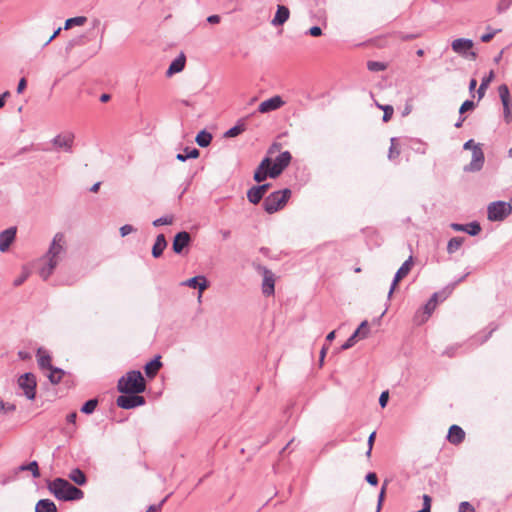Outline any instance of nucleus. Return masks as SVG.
Returning a JSON list of instances; mask_svg holds the SVG:
<instances>
[{
	"mask_svg": "<svg viewBox=\"0 0 512 512\" xmlns=\"http://www.w3.org/2000/svg\"><path fill=\"white\" fill-rule=\"evenodd\" d=\"M247 198L252 204H258L263 198V194L257 189L256 186H253L247 191Z\"/></svg>",
	"mask_w": 512,
	"mask_h": 512,
	"instance_id": "36",
	"label": "nucleus"
},
{
	"mask_svg": "<svg viewBox=\"0 0 512 512\" xmlns=\"http://www.w3.org/2000/svg\"><path fill=\"white\" fill-rule=\"evenodd\" d=\"M493 77V72H490L488 77L482 79L479 89L477 91L479 98L481 99L484 96L485 90L487 89L491 79Z\"/></svg>",
	"mask_w": 512,
	"mask_h": 512,
	"instance_id": "41",
	"label": "nucleus"
},
{
	"mask_svg": "<svg viewBox=\"0 0 512 512\" xmlns=\"http://www.w3.org/2000/svg\"><path fill=\"white\" fill-rule=\"evenodd\" d=\"M168 496H166L159 504L157 505H151L149 506V508L146 510V512H159L163 506V504L166 502Z\"/></svg>",
	"mask_w": 512,
	"mask_h": 512,
	"instance_id": "54",
	"label": "nucleus"
},
{
	"mask_svg": "<svg viewBox=\"0 0 512 512\" xmlns=\"http://www.w3.org/2000/svg\"><path fill=\"white\" fill-rule=\"evenodd\" d=\"M174 221L173 215H166L153 221V225L158 227L162 225H171Z\"/></svg>",
	"mask_w": 512,
	"mask_h": 512,
	"instance_id": "43",
	"label": "nucleus"
},
{
	"mask_svg": "<svg viewBox=\"0 0 512 512\" xmlns=\"http://www.w3.org/2000/svg\"><path fill=\"white\" fill-rule=\"evenodd\" d=\"M262 270H263L262 292L266 296H271L274 294V290H275L274 274L266 268H262Z\"/></svg>",
	"mask_w": 512,
	"mask_h": 512,
	"instance_id": "15",
	"label": "nucleus"
},
{
	"mask_svg": "<svg viewBox=\"0 0 512 512\" xmlns=\"http://www.w3.org/2000/svg\"><path fill=\"white\" fill-rule=\"evenodd\" d=\"M16 410V406L12 403L4 402L2 398H0V413L7 414L14 412Z\"/></svg>",
	"mask_w": 512,
	"mask_h": 512,
	"instance_id": "44",
	"label": "nucleus"
},
{
	"mask_svg": "<svg viewBox=\"0 0 512 512\" xmlns=\"http://www.w3.org/2000/svg\"><path fill=\"white\" fill-rule=\"evenodd\" d=\"M51 142L56 149L71 152L74 143V134L71 132L58 134Z\"/></svg>",
	"mask_w": 512,
	"mask_h": 512,
	"instance_id": "11",
	"label": "nucleus"
},
{
	"mask_svg": "<svg viewBox=\"0 0 512 512\" xmlns=\"http://www.w3.org/2000/svg\"><path fill=\"white\" fill-rule=\"evenodd\" d=\"M76 419H77V413L71 412L67 415L66 421L72 425V427H68L64 430V433L68 435L69 437H72L73 434L76 431Z\"/></svg>",
	"mask_w": 512,
	"mask_h": 512,
	"instance_id": "35",
	"label": "nucleus"
},
{
	"mask_svg": "<svg viewBox=\"0 0 512 512\" xmlns=\"http://www.w3.org/2000/svg\"><path fill=\"white\" fill-rule=\"evenodd\" d=\"M116 404L123 409H132L144 405L145 399L137 394L121 395L117 398Z\"/></svg>",
	"mask_w": 512,
	"mask_h": 512,
	"instance_id": "9",
	"label": "nucleus"
},
{
	"mask_svg": "<svg viewBox=\"0 0 512 512\" xmlns=\"http://www.w3.org/2000/svg\"><path fill=\"white\" fill-rule=\"evenodd\" d=\"M46 371H48L46 376L52 384L60 383L64 376V371L54 366L52 368L47 369Z\"/></svg>",
	"mask_w": 512,
	"mask_h": 512,
	"instance_id": "29",
	"label": "nucleus"
},
{
	"mask_svg": "<svg viewBox=\"0 0 512 512\" xmlns=\"http://www.w3.org/2000/svg\"><path fill=\"white\" fill-rule=\"evenodd\" d=\"M161 366L162 363L160 362V356L155 357L153 360H151L145 365L144 369L146 375L150 378L154 377L161 368Z\"/></svg>",
	"mask_w": 512,
	"mask_h": 512,
	"instance_id": "27",
	"label": "nucleus"
},
{
	"mask_svg": "<svg viewBox=\"0 0 512 512\" xmlns=\"http://www.w3.org/2000/svg\"><path fill=\"white\" fill-rule=\"evenodd\" d=\"M366 481L373 486L377 485V483H378L377 475L373 472L368 473L366 475Z\"/></svg>",
	"mask_w": 512,
	"mask_h": 512,
	"instance_id": "55",
	"label": "nucleus"
},
{
	"mask_svg": "<svg viewBox=\"0 0 512 512\" xmlns=\"http://www.w3.org/2000/svg\"><path fill=\"white\" fill-rule=\"evenodd\" d=\"M379 108H381L384 112L383 121L388 122L393 115V112H394L393 107L390 105H385V106L379 105Z\"/></svg>",
	"mask_w": 512,
	"mask_h": 512,
	"instance_id": "46",
	"label": "nucleus"
},
{
	"mask_svg": "<svg viewBox=\"0 0 512 512\" xmlns=\"http://www.w3.org/2000/svg\"><path fill=\"white\" fill-rule=\"evenodd\" d=\"M290 197L291 190L288 188L274 191L264 199L263 208L267 213L273 214L282 209Z\"/></svg>",
	"mask_w": 512,
	"mask_h": 512,
	"instance_id": "4",
	"label": "nucleus"
},
{
	"mask_svg": "<svg viewBox=\"0 0 512 512\" xmlns=\"http://www.w3.org/2000/svg\"><path fill=\"white\" fill-rule=\"evenodd\" d=\"M29 277V271L27 269H23L21 275L16 278L13 282L14 286H20L21 284H23L26 279Z\"/></svg>",
	"mask_w": 512,
	"mask_h": 512,
	"instance_id": "47",
	"label": "nucleus"
},
{
	"mask_svg": "<svg viewBox=\"0 0 512 512\" xmlns=\"http://www.w3.org/2000/svg\"><path fill=\"white\" fill-rule=\"evenodd\" d=\"M375 436H376V432H372L369 437H368V450L366 452V455L367 456H370L371 455V452H372V448H373V443H374V440H375Z\"/></svg>",
	"mask_w": 512,
	"mask_h": 512,
	"instance_id": "52",
	"label": "nucleus"
},
{
	"mask_svg": "<svg viewBox=\"0 0 512 512\" xmlns=\"http://www.w3.org/2000/svg\"><path fill=\"white\" fill-rule=\"evenodd\" d=\"M412 266H413V259L410 256L401 265V267L397 270V272H396V274L394 276V279L392 281L389 293H388V298H390L392 296V294H393L397 284L399 283V281L402 280L403 278H405L410 273Z\"/></svg>",
	"mask_w": 512,
	"mask_h": 512,
	"instance_id": "12",
	"label": "nucleus"
},
{
	"mask_svg": "<svg viewBox=\"0 0 512 512\" xmlns=\"http://www.w3.org/2000/svg\"><path fill=\"white\" fill-rule=\"evenodd\" d=\"M35 512H57V507L53 501L42 499L37 502Z\"/></svg>",
	"mask_w": 512,
	"mask_h": 512,
	"instance_id": "28",
	"label": "nucleus"
},
{
	"mask_svg": "<svg viewBox=\"0 0 512 512\" xmlns=\"http://www.w3.org/2000/svg\"><path fill=\"white\" fill-rule=\"evenodd\" d=\"M199 156V151L196 149V148H185L184 150V153H178L177 156H176V159L181 161V162H184L186 161L187 159H195Z\"/></svg>",
	"mask_w": 512,
	"mask_h": 512,
	"instance_id": "32",
	"label": "nucleus"
},
{
	"mask_svg": "<svg viewBox=\"0 0 512 512\" xmlns=\"http://www.w3.org/2000/svg\"><path fill=\"white\" fill-rule=\"evenodd\" d=\"M184 67H185V56L183 54H181L180 56H178L176 59H174L172 61V63L170 64V66L167 70V75L171 76L175 73H179L184 69Z\"/></svg>",
	"mask_w": 512,
	"mask_h": 512,
	"instance_id": "26",
	"label": "nucleus"
},
{
	"mask_svg": "<svg viewBox=\"0 0 512 512\" xmlns=\"http://www.w3.org/2000/svg\"><path fill=\"white\" fill-rule=\"evenodd\" d=\"M511 213V207L504 201L492 202L487 207V217L490 221H503Z\"/></svg>",
	"mask_w": 512,
	"mask_h": 512,
	"instance_id": "6",
	"label": "nucleus"
},
{
	"mask_svg": "<svg viewBox=\"0 0 512 512\" xmlns=\"http://www.w3.org/2000/svg\"><path fill=\"white\" fill-rule=\"evenodd\" d=\"M256 187L264 196L265 193L267 192V190L269 189L270 184H262V185H259V186H256Z\"/></svg>",
	"mask_w": 512,
	"mask_h": 512,
	"instance_id": "64",
	"label": "nucleus"
},
{
	"mask_svg": "<svg viewBox=\"0 0 512 512\" xmlns=\"http://www.w3.org/2000/svg\"><path fill=\"white\" fill-rule=\"evenodd\" d=\"M290 17L289 9L284 5H278L274 18L271 21L273 26L283 25Z\"/></svg>",
	"mask_w": 512,
	"mask_h": 512,
	"instance_id": "21",
	"label": "nucleus"
},
{
	"mask_svg": "<svg viewBox=\"0 0 512 512\" xmlns=\"http://www.w3.org/2000/svg\"><path fill=\"white\" fill-rule=\"evenodd\" d=\"M450 226H451V228L454 231L466 232V233H468L471 236H476L481 231V226L476 221H473V222L468 223V224L452 223Z\"/></svg>",
	"mask_w": 512,
	"mask_h": 512,
	"instance_id": "20",
	"label": "nucleus"
},
{
	"mask_svg": "<svg viewBox=\"0 0 512 512\" xmlns=\"http://www.w3.org/2000/svg\"><path fill=\"white\" fill-rule=\"evenodd\" d=\"M19 471H30L34 478L40 477V471L37 461H32L28 464H22L18 467Z\"/></svg>",
	"mask_w": 512,
	"mask_h": 512,
	"instance_id": "31",
	"label": "nucleus"
},
{
	"mask_svg": "<svg viewBox=\"0 0 512 512\" xmlns=\"http://www.w3.org/2000/svg\"><path fill=\"white\" fill-rule=\"evenodd\" d=\"M499 96L503 105L510 103V93L506 85H501L499 87Z\"/></svg>",
	"mask_w": 512,
	"mask_h": 512,
	"instance_id": "40",
	"label": "nucleus"
},
{
	"mask_svg": "<svg viewBox=\"0 0 512 512\" xmlns=\"http://www.w3.org/2000/svg\"><path fill=\"white\" fill-rule=\"evenodd\" d=\"M475 107V104L473 101L471 100H466L462 103L460 109H459V113L460 114H463L464 112L468 111V110H472L473 108Z\"/></svg>",
	"mask_w": 512,
	"mask_h": 512,
	"instance_id": "49",
	"label": "nucleus"
},
{
	"mask_svg": "<svg viewBox=\"0 0 512 512\" xmlns=\"http://www.w3.org/2000/svg\"><path fill=\"white\" fill-rule=\"evenodd\" d=\"M37 362L41 370H47L53 367L51 364V356L42 348H39L37 351Z\"/></svg>",
	"mask_w": 512,
	"mask_h": 512,
	"instance_id": "23",
	"label": "nucleus"
},
{
	"mask_svg": "<svg viewBox=\"0 0 512 512\" xmlns=\"http://www.w3.org/2000/svg\"><path fill=\"white\" fill-rule=\"evenodd\" d=\"M244 131L243 125H236L230 128L228 131H226L225 136L226 137H235L239 134H241Z\"/></svg>",
	"mask_w": 512,
	"mask_h": 512,
	"instance_id": "45",
	"label": "nucleus"
},
{
	"mask_svg": "<svg viewBox=\"0 0 512 512\" xmlns=\"http://www.w3.org/2000/svg\"><path fill=\"white\" fill-rule=\"evenodd\" d=\"M271 166V159L265 157L254 173V180L258 183L263 182L269 176V170Z\"/></svg>",
	"mask_w": 512,
	"mask_h": 512,
	"instance_id": "19",
	"label": "nucleus"
},
{
	"mask_svg": "<svg viewBox=\"0 0 512 512\" xmlns=\"http://www.w3.org/2000/svg\"><path fill=\"white\" fill-rule=\"evenodd\" d=\"M474 146H479V144H475L474 141L471 139L464 143L463 148L466 150L471 149L473 151Z\"/></svg>",
	"mask_w": 512,
	"mask_h": 512,
	"instance_id": "62",
	"label": "nucleus"
},
{
	"mask_svg": "<svg viewBox=\"0 0 512 512\" xmlns=\"http://www.w3.org/2000/svg\"><path fill=\"white\" fill-rule=\"evenodd\" d=\"M499 31L500 30H497V29L491 30L490 32L483 34L480 39L482 42H485V43L489 42Z\"/></svg>",
	"mask_w": 512,
	"mask_h": 512,
	"instance_id": "53",
	"label": "nucleus"
},
{
	"mask_svg": "<svg viewBox=\"0 0 512 512\" xmlns=\"http://www.w3.org/2000/svg\"><path fill=\"white\" fill-rule=\"evenodd\" d=\"M458 512H475V509L469 502L463 501L459 504Z\"/></svg>",
	"mask_w": 512,
	"mask_h": 512,
	"instance_id": "48",
	"label": "nucleus"
},
{
	"mask_svg": "<svg viewBox=\"0 0 512 512\" xmlns=\"http://www.w3.org/2000/svg\"><path fill=\"white\" fill-rule=\"evenodd\" d=\"M388 398H389V394L387 391H384L381 393V395L379 397V404L382 408H384L387 405Z\"/></svg>",
	"mask_w": 512,
	"mask_h": 512,
	"instance_id": "56",
	"label": "nucleus"
},
{
	"mask_svg": "<svg viewBox=\"0 0 512 512\" xmlns=\"http://www.w3.org/2000/svg\"><path fill=\"white\" fill-rule=\"evenodd\" d=\"M68 476L70 480L78 485H84L87 481L85 474L79 468L72 469Z\"/></svg>",
	"mask_w": 512,
	"mask_h": 512,
	"instance_id": "30",
	"label": "nucleus"
},
{
	"mask_svg": "<svg viewBox=\"0 0 512 512\" xmlns=\"http://www.w3.org/2000/svg\"><path fill=\"white\" fill-rule=\"evenodd\" d=\"M16 228L10 227L0 233V251L5 252L15 240Z\"/></svg>",
	"mask_w": 512,
	"mask_h": 512,
	"instance_id": "18",
	"label": "nucleus"
},
{
	"mask_svg": "<svg viewBox=\"0 0 512 512\" xmlns=\"http://www.w3.org/2000/svg\"><path fill=\"white\" fill-rule=\"evenodd\" d=\"M117 388L121 393L139 394L145 391L146 383L140 371L132 370L119 379Z\"/></svg>",
	"mask_w": 512,
	"mask_h": 512,
	"instance_id": "3",
	"label": "nucleus"
},
{
	"mask_svg": "<svg viewBox=\"0 0 512 512\" xmlns=\"http://www.w3.org/2000/svg\"><path fill=\"white\" fill-rule=\"evenodd\" d=\"M207 21L211 24H217L220 22V16L219 15H210L207 18Z\"/></svg>",
	"mask_w": 512,
	"mask_h": 512,
	"instance_id": "61",
	"label": "nucleus"
},
{
	"mask_svg": "<svg viewBox=\"0 0 512 512\" xmlns=\"http://www.w3.org/2000/svg\"><path fill=\"white\" fill-rule=\"evenodd\" d=\"M97 405V399H90L82 405L81 412L85 414H92L95 411Z\"/></svg>",
	"mask_w": 512,
	"mask_h": 512,
	"instance_id": "39",
	"label": "nucleus"
},
{
	"mask_svg": "<svg viewBox=\"0 0 512 512\" xmlns=\"http://www.w3.org/2000/svg\"><path fill=\"white\" fill-rule=\"evenodd\" d=\"M439 295H440L439 293H434L431 296V298L428 300V302L425 304L424 310H423L424 317L421 319V321H420L421 323L426 321L431 316L433 311L435 310V308L438 304Z\"/></svg>",
	"mask_w": 512,
	"mask_h": 512,
	"instance_id": "24",
	"label": "nucleus"
},
{
	"mask_svg": "<svg viewBox=\"0 0 512 512\" xmlns=\"http://www.w3.org/2000/svg\"><path fill=\"white\" fill-rule=\"evenodd\" d=\"M49 491L62 501L80 500L84 497L81 489L63 478H56L48 484Z\"/></svg>",
	"mask_w": 512,
	"mask_h": 512,
	"instance_id": "2",
	"label": "nucleus"
},
{
	"mask_svg": "<svg viewBox=\"0 0 512 512\" xmlns=\"http://www.w3.org/2000/svg\"><path fill=\"white\" fill-rule=\"evenodd\" d=\"M182 286H187L191 288H198L199 289V298L202 295V292L208 288V281L205 278V276L199 275L192 277L190 279H187L181 283Z\"/></svg>",
	"mask_w": 512,
	"mask_h": 512,
	"instance_id": "17",
	"label": "nucleus"
},
{
	"mask_svg": "<svg viewBox=\"0 0 512 512\" xmlns=\"http://www.w3.org/2000/svg\"><path fill=\"white\" fill-rule=\"evenodd\" d=\"M26 84H27V83H26L25 78L20 79V81H19V83H18V86H17V92H18V93H22V92H23V90H24V89H25V87H26Z\"/></svg>",
	"mask_w": 512,
	"mask_h": 512,
	"instance_id": "59",
	"label": "nucleus"
},
{
	"mask_svg": "<svg viewBox=\"0 0 512 512\" xmlns=\"http://www.w3.org/2000/svg\"><path fill=\"white\" fill-rule=\"evenodd\" d=\"M166 247L167 241L165 239V236L163 234H159L156 237L155 243L152 247V256L154 258H159L163 254Z\"/></svg>",
	"mask_w": 512,
	"mask_h": 512,
	"instance_id": "25",
	"label": "nucleus"
},
{
	"mask_svg": "<svg viewBox=\"0 0 512 512\" xmlns=\"http://www.w3.org/2000/svg\"><path fill=\"white\" fill-rule=\"evenodd\" d=\"M447 438L452 444H460L465 438V432L460 426L452 425L449 429Z\"/></svg>",
	"mask_w": 512,
	"mask_h": 512,
	"instance_id": "22",
	"label": "nucleus"
},
{
	"mask_svg": "<svg viewBox=\"0 0 512 512\" xmlns=\"http://www.w3.org/2000/svg\"><path fill=\"white\" fill-rule=\"evenodd\" d=\"M292 156L289 151L281 152L270 166L269 177L276 178L290 164Z\"/></svg>",
	"mask_w": 512,
	"mask_h": 512,
	"instance_id": "8",
	"label": "nucleus"
},
{
	"mask_svg": "<svg viewBox=\"0 0 512 512\" xmlns=\"http://www.w3.org/2000/svg\"><path fill=\"white\" fill-rule=\"evenodd\" d=\"M386 64L378 61H369L367 63V68L372 72H380L386 69Z\"/></svg>",
	"mask_w": 512,
	"mask_h": 512,
	"instance_id": "42",
	"label": "nucleus"
},
{
	"mask_svg": "<svg viewBox=\"0 0 512 512\" xmlns=\"http://www.w3.org/2000/svg\"><path fill=\"white\" fill-rule=\"evenodd\" d=\"M384 495H385V486L382 488L380 494H379V497H378V509H377V512H379L380 508H381V505H382V502H383V499H384Z\"/></svg>",
	"mask_w": 512,
	"mask_h": 512,
	"instance_id": "60",
	"label": "nucleus"
},
{
	"mask_svg": "<svg viewBox=\"0 0 512 512\" xmlns=\"http://www.w3.org/2000/svg\"><path fill=\"white\" fill-rule=\"evenodd\" d=\"M195 140L200 147H207L212 141V135L209 132L203 130L197 134Z\"/></svg>",
	"mask_w": 512,
	"mask_h": 512,
	"instance_id": "33",
	"label": "nucleus"
},
{
	"mask_svg": "<svg viewBox=\"0 0 512 512\" xmlns=\"http://www.w3.org/2000/svg\"><path fill=\"white\" fill-rule=\"evenodd\" d=\"M17 385L28 400L32 401L35 399L37 381L33 373L27 372L20 375L17 379Z\"/></svg>",
	"mask_w": 512,
	"mask_h": 512,
	"instance_id": "5",
	"label": "nucleus"
},
{
	"mask_svg": "<svg viewBox=\"0 0 512 512\" xmlns=\"http://www.w3.org/2000/svg\"><path fill=\"white\" fill-rule=\"evenodd\" d=\"M473 41L467 38H458L452 41V50L462 57H470L471 59L476 58V53L472 51Z\"/></svg>",
	"mask_w": 512,
	"mask_h": 512,
	"instance_id": "7",
	"label": "nucleus"
},
{
	"mask_svg": "<svg viewBox=\"0 0 512 512\" xmlns=\"http://www.w3.org/2000/svg\"><path fill=\"white\" fill-rule=\"evenodd\" d=\"M284 104L285 102L283 101L282 97L276 95L261 102L258 106V111L260 113H268L281 108Z\"/></svg>",
	"mask_w": 512,
	"mask_h": 512,
	"instance_id": "14",
	"label": "nucleus"
},
{
	"mask_svg": "<svg viewBox=\"0 0 512 512\" xmlns=\"http://www.w3.org/2000/svg\"><path fill=\"white\" fill-rule=\"evenodd\" d=\"M308 33L313 37H318L322 34V30L319 26H313L309 29Z\"/></svg>",
	"mask_w": 512,
	"mask_h": 512,
	"instance_id": "57",
	"label": "nucleus"
},
{
	"mask_svg": "<svg viewBox=\"0 0 512 512\" xmlns=\"http://www.w3.org/2000/svg\"><path fill=\"white\" fill-rule=\"evenodd\" d=\"M390 148L388 152L389 160H395L400 155V150L398 148V139L393 137L390 140Z\"/></svg>",
	"mask_w": 512,
	"mask_h": 512,
	"instance_id": "38",
	"label": "nucleus"
},
{
	"mask_svg": "<svg viewBox=\"0 0 512 512\" xmlns=\"http://www.w3.org/2000/svg\"><path fill=\"white\" fill-rule=\"evenodd\" d=\"M512 4V0H500L498 3V11L503 12L506 11L510 5Z\"/></svg>",
	"mask_w": 512,
	"mask_h": 512,
	"instance_id": "51",
	"label": "nucleus"
},
{
	"mask_svg": "<svg viewBox=\"0 0 512 512\" xmlns=\"http://www.w3.org/2000/svg\"><path fill=\"white\" fill-rule=\"evenodd\" d=\"M280 147L281 145L279 143H274L268 150V153L270 155H272L273 153H275L276 151H279L280 150Z\"/></svg>",
	"mask_w": 512,
	"mask_h": 512,
	"instance_id": "63",
	"label": "nucleus"
},
{
	"mask_svg": "<svg viewBox=\"0 0 512 512\" xmlns=\"http://www.w3.org/2000/svg\"><path fill=\"white\" fill-rule=\"evenodd\" d=\"M87 18L85 16H77L66 20L64 29H70L73 26H82L86 23Z\"/></svg>",
	"mask_w": 512,
	"mask_h": 512,
	"instance_id": "37",
	"label": "nucleus"
},
{
	"mask_svg": "<svg viewBox=\"0 0 512 512\" xmlns=\"http://www.w3.org/2000/svg\"><path fill=\"white\" fill-rule=\"evenodd\" d=\"M369 334V325L365 320L361 322L359 327L354 331V333L347 339V341L341 346L342 350H347L353 347L358 339H365Z\"/></svg>",
	"mask_w": 512,
	"mask_h": 512,
	"instance_id": "10",
	"label": "nucleus"
},
{
	"mask_svg": "<svg viewBox=\"0 0 512 512\" xmlns=\"http://www.w3.org/2000/svg\"><path fill=\"white\" fill-rule=\"evenodd\" d=\"M463 242H464V238H462V237H453V238H451L448 241V244H447V252L449 254L455 253L457 250L460 249V247L462 246Z\"/></svg>",
	"mask_w": 512,
	"mask_h": 512,
	"instance_id": "34",
	"label": "nucleus"
},
{
	"mask_svg": "<svg viewBox=\"0 0 512 512\" xmlns=\"http://www.w3.org/2000/svg\"><path fill=\"white\" fill-rule=\"evenodd\" d=\"M66 252L65 235L61 232L56 233L48 251L39 260L42 263V266L39 269V275L43 280H47L53 274L55 268L64 259Z\"/></svg>",
	"mask_w": 512,
	"mask_h": 512,
	"instance_id": "1",
	"label": "nucleus"
},
{
	"mask_svg": "<svg viewBox=\"0 0 512 512\" xmlns=\"http://www.w3.org/2000/svg\"><path fill=\"white\" fill-rule=\"evenodd\" d=\"M119 231H120V235L122 237H125V236L129 235L130 233L134 232L135 228L132 225L125 224L120 227Z\"/></svg>",
	"mask_w": 512,
	"mask_h": 512,
	"instance_id": "50",
	"label": "nucleus"
},
{
	"mask_svg": "<svg viewBox=\"0 0 512 512\" xmlns=\"http://www.w3.org/2000/svg\"><path fill=\"white\" fill-rule=\"evenodd\" d=\"M484 153L479 146H474L472 151V160L464 169L465 171L475 172L479 171L484 164Z\"/></svg>",
	"mask_w": 512,
	"mask_h": 512,
	"instance_id": "13",
	"label": "nucleus"
},
{
	"mask_svg": "<svg viewBox=\"0 0 512 512\" xmlns=\"http://www.w3.org/2000/svg\"><path fill=\"white\" fill-rule=\"evenodd\" d=\"M503 108H504V116H505L506 120L509 121L512 116L510 103L503 105Z\"/></svg>",
	"mask_w": 512,
	"mask_h": 512,
	"instance_id": "58",
	"label": "nucleus"
},
{
	"mask_svg": "<svg viewBox=\"0 0 512 512\" xmlns=\"http://www.w3.org/2000/svg\"><path fill=\"white\" fill-rule=\"evenodd\" d=\"M191 241L190 234L186 231L179 232L175 235L173 240V251L180 254L183 249L188 246Z\"/></svg>",
	"mask_w": 512,
	"mask_h": 512,
	"instance_id": "16",
	"label": "nucleus"
}]
</instances>
